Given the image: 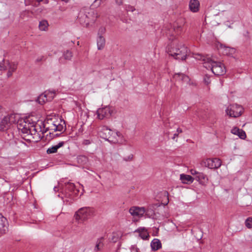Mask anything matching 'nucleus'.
Instances as JSON below:
<instances>
[{
	"label": "nucleus",
	"mask_w": 252,
	"mask_h": 252,
	"mask_svg": "<svg viewBox=\"0 0 252 252\" xmlns=\"http://www.w3.org/2000/svg\"><path fill=\"white\" fill-rule=\"evenodd\" d=\"M42 125L43 122L42 121L38 123L32 122V123L24 121L18 125V129H21L23 134H27L29 137L27 139L28 140L38 142L44 136L41 133Z\"/></svg>",
	"instance_id": "nucleus-1"
},
{
	"label": "nucleus",
	"mask_w": 252,
	"mask_h": 252,
	"mask_svg": "<svg viewBox=\"0 0 252 252\" xmlns=\"http://www.w3.org/2000/svg\"><path fill=\"white\" fill-rule=\"evenodd\" d=\"M195 58L202 60L204 66L206 68H210L212 72L216 75L220 76L224 74L226 69L224 65L220 62H217L213 58L204 57L201 54H195Z\"/></svg>",
	"instance_id": "nucleus-2"
},
{
	"label": "nucleus",
	"mask_w": 252,
	"mask_h": 252,
	"mask_svg": "<svg viewBox=\"0 0 252 252\" xmlns=\"http://www.w3.org/2000/svg\"><path fill=\"white\" fill-rule=\"evenodd\" d=\"M166 52L174 59L179 60H185L186 59L188 49L182 43L177 44L176 41L168 44L166 48Z\"/></svg>",
	"instance_id": "nucleus-3"
},
{
	"label": "nucleus",
	"mask_w": 252,
	"mask_h": 252,
	"mask_svg": "<svg viewBox=\"0 0 252 252\" xmlns=\"http://www.w3.org/2000/svg\"><path fill=\"white\" fill-rule=\"evenodd\" d=\"M97 17V12L92 9H88L80 12L78 20L84 27H88L90 23L94 22Z\"/></svg>",
	"instance_id": "nucleus-4"
},
{
	"label": "nucleus",
	"mask_w": 252,
	"mask_h": 252,
	"mask_svg": "<svg viewBox=\"0 0 252 252\" xmlns=\"http://www.w3.org/2000/svg\"><path fill=\"white\" fill-rule=\"evenodd\" d=\"M99 135L102 138L108 141L111 143L118 142V137L121 136V133L119 132L112 131L106 126L101 127L99 131Z\"/></svg>",
	"instance_id": "nucleus-5"
},
{
	"label": "nucleus",
	"mask_w": 252,
	"mask_h": 252,
	"mask_svg": "<svg viewBox=\"0 0 252 252\" xmlns=\"http://www.w3.org/2000/svg\"><path fill=\"white\" fill-rule=\"evenodd\" d=\"M79 190L76 189L75 185L70 182H67L65 183V186L63 189V193L64 195V197L70 199L69 200H66V202L69 203H71L72 200H74L79 195Z\"/></svg>",
	"instance_id": "nucleus-6"
},
{
	"label": "nucleus",
	"mask_w": 252,
	"mask_h": 252,
	"mask_svg": "<svg viewBox=\"0 0 252 252\" xmlns=\"http://www.w3.org/2000/svg\"><path fill=\"white\" fill-rule=\"evenodd\" d=\"M243 111V107L236 104L229 105L225 110V112L230 117L237 118L242 115Z\"/></svg>",
	"instance_id": "nucleus-7"
},
{
	"label": "nucleus",
	"mask_w": 252,
	"mask_h": 252,
	"mask_svg": "<svg viewBox=\"0 0 252 252\" xmlns=\"http://www.w3.org/2000/svg\"><path fill=\"white\" fill-rule=\"evenodd\" d=\"M14 114L7 115L4 117L0 122V130L4 131L8 129L12 124L16 123Z\"/></svg>",
	"instance_id": "nucleus-8"
},
{
	"label": "nucleus",
	"mask_w": 252,
	"mask_h": 252,
	"mask_svg": "<svg viewBox=\"0 0 252 252\" xmlns=\"http://www.w3.org/2000/svg\"><path fill=\"white\" fill-rule=\"evenodd\" d=\"M201 164L210 169H217L221 166V162L218 158H207L202 161Z\"/></svg>",
	"instance_id": "nucleus-9"
},
{
	"label": "nucleus",
	"mask_w": 252,
	"mask_h": 252,
	"mask_svg": "<svg viewBox=\"0 0 252 252\" xmlns=\"http://www.w3.org/2000/svg\"><path fill=\"white\" fill-rule=\"evenodd\" d=\"M91 209L89 208H82L80 209L75 215V220H77L84 221L91 215Z\"/></svg>",
	"instance_id": "nucleus-10"
},
{
	"label": "nucleus",
	"mask_w": 252,
	"mask_h": 252,
	"mask_svg": "<svg viewBox=\"0 0 252 252\" xmlns=\"http://www.w3.org/2000/svg\"><path fill=\"white\" fill-rule=\"evenodd\" d=\"M182 30V26L179 25L177 23H174L173 28L166 32V35L169 36V39L173 40L176 35L181 33Z\"/></svg>",
	"instance_id": "nucleus-11"
},
{
	"label": "nucleus",
	"mask_w": 252,
	"mask_h": 252,
	"mask_svg": "<svg viewBox=\"0 0 252 252\" xmlns=\"http://www.w3.org/2000/svg\"><path fill=\"white\" fill-rule=\"evenodd\" d=\"M97 118L99 120L108 118L111 116L112 110L109 107L99 108L96 112Z\"/></svg>",
	"instance_id": "nucleus-12"
},
{
	"label": "nucleus",
	"mask_w": 252,
	"mask_h": 252,
	"mask_svg": "<svg viewBox=\"0 0 252 252\" xmlns=\"http://www.w3.org/2000/svg\"><path fill=\"white\" fill-rule=\"evenodd\" d=\"M129 213L133 217H142L145 212V207L133 206L129 210Z\"/></svg>",
	"instance_id": "nucleus-13"
},
{
	"label": "nucleus",
	"mask_w": 252,
	"mask_h": 252,
	"mask_svg": "<svg viewBox=\"0 0 252 252\" xmlns=\"http://www.w3.org/2000/svg\"><path fill=\"white\" fill-rule=\"evenodd\" d=\"M8 221L6 218L0 214V234H5L8 230Z\"/></svg>",
	"instance_id": "nucleus-14"
},
{
	"label": "nucleus",
	"mask_w": 252,
	"mask_h": 252,
	"mask_svg": "<svg viewBox=\"0 0 252 252\" xmlns=\"http://www.w3.org/2000/svg\"><path fill=\"white\" fill-rule=\"evenodd\" d=\"M105 237L104 236L100 237L97 239L95 242V245L94 249V252H97L102 251L104 247V241Z\"/></svg>",
	"instance_id": "nucleus-15"
},
{
	"label": "nucleus",
	"mask_w": 252,
	"mask_h": 252,
	"mask_svg": "<svg viewBox=\"0 0 252 252\" xmlns=\"http://www.w3.org/2000/svg\"><path fill=\"white\" fill-rule=\"evenodd\" d=\"M200 3L198 0H190L189 8L191 11L197 12L199 9Z\"/></svg>",
	"instance_id": "nucleus-16"
},
{
	"label": "nucleus",
	"mask_w": 252,
	"mask_h": 252,
	"mask_svg": "<svg viewBox=\"0 0 252 252\" xmlns=\"http://www.w3.org/2000/svg\"><path fill=\"white\" fill-rule=\"evenodd\" d=\"M64 144L65 142L63 141L60 142L57 145L49 148L47 150L46 152L48 154L56 153L57 152L58 149L63 147Z\"/></svg>",
	"instance_id": "nucleus-17"
},
{
	"label": "nucleus",
	"mask_w": 252,
	"mask_h": 252,
	"mask_svg": "<svg viewBox=\"0 0 252 252\" xmlns=\"http://www.w3.org/2000/svg\"><path fill=\"white\" fill-rule=\"evenodd\" d=\"M122 233L121 231L114 232L109 238V241L112 243H116L122 237Z\"/></svg>",
	"instance_id": "nucleus-18"
},
{
	"label": "nucleus",
	"mask_w": 252,
	"mask_h": 252,
	"mask_svg": "<svg viewBox=\"0 0 252 252\" xmlns=\"http://www.w3.org/2000/svg\"><path fill=\"white\" fill-rule=\"evenodd\" d=\"M44 97H45V100L50 101L54 98L56 95L55 91H46L43 94Z\"/></svg>",
	"instance_id": "nucleus-19"
},
{
	"label": "nucleus",
	"mask_w": 252,
	"mask_h": 252,
	"mask_svg": "<svg viewBox=\"0 0 252 252\" xmlns=\"http://www.w3.org/2000/svg\"><path fill=\"white\" fill-rule=\"evenodd\" d=\"M180 178L184 184L192 183L194 180V179L190 175L184 174H181Z\"/></svg>",
	"instance_id": "nucleus-20"
},
{
	"label": "nucleus",
	"mask_w": 252,
	"mask_h": 252,
	"mask_svg": "<svg viewBox=\"0 0 252 252\" xmlns=\"http://www.w3.org/2000/svg\"><path fill=\"white\" fill-rule=\"evenodd\" d=\"M151 247L153 251H157L161 248V243L158 239H154L151 243Z\"/></svg>",
	"instance_id": "nucleus-21"
},
{
	"label": "nucleus",
	"mask_w": 252,
	"mask_h": 252,
	"mask_svg": "<svg viewBox=\"0 0 252 252\" xmlns=\"http://www.w3.org/2000/svg\"><path fill=\"white\" fill-rule=\"evenodd\" d=\"M105 44V39L103 36L99 35L97 39V46L98 50L102 49Z\"/></svg>",
	"instance_id": "nucleus-22"
},
{
	"label": "nucleus",
	"mask_w": 252,
	"mask_h": 252,
	"mask_svg": "<svg viewBox=\"0 0 252 252\" xmlns=\"http://www.w3.org/2000/svg\"><path fill=\"white\" fill-rule=\"evenodd\" d=\"M220 49L222 50V53L224 55H232L235 52L234 49L228 47H226L225 46H223L222 45H220Z\"/></svg>",
	"instance_id": "nucleus-23"
},
{
	"label": "nucleus",
	"mask_w": 252,
	"mask_h": 252,
	"mask_svg": "<svg viewBox=\"0 0 252 252\" xmlns=\"http://www.w3.org/2000/svg\"><path fill=\"white\" fill-rule=\"evenodd\" d=\"M175 77L177 78H179V80L187 83L189 81V77L183 73H177L175 75Z\"/></svg>",
	"instance_id": "nucleus-24"
},
{
	"label": "nucleus",
	"mask_w": 252,
	"mask_h": 252,
	"mask_svg": "<svg viewBox=\"0 0 252 252\" xmlns=\"http://www.w3.org/2000/svg\"><path fill=\"white\" fill-rule=\"evenodd\" d=\"M47 124V127L46 128L48 129L49 130H51L53 131H55V127L56 126V124L55 122H52V120H48L47 122L46 123Z\"/></svg>",
	"instance_id": "nucleus-25"
},
{
	"label": "nucleus",
	"mask_w": 252,
	"mask_h": 252,
	"mask_svg": "<svg viewBox=\"0 0 252 252\" xmlns=\"http://www.w3.org/2000/svg\"><path fill=\"white\" fill-rule=\"evenodd\" d=\"M2 63L6 66L7 69L8 68V70H11L13 72L16 69L17 66L15 64L10 63L9 61H6V63L3 62Z\"/></svg>",
	"instance_id": "nucleus-26"
},
{
	"label": "nucleus",
	"mask_w": 252,
	"mask_h": 252,
	"mask_svg": "<svg viewBox=\"0 0 252 252\" xmlns=\"http://www.w3.org/2000/svg\"><path fill=\"white\" fill-rule=\"evenodd\" d=\"M48 26V23L46 20H42L40 22L39 24V28L41 31H45Z\"/></svg>",
	"instance_id": "nucleus-27"
},
{
	"label": "nucleus",
	"mask_w": 252,
	"mask_h": 252,
	"mask_svg": "<svg viewBox=\"0 0 252 252\" xmlns=\"http://www.w3.org/2000/svg\"><path fill=\"white\" fill-rule=\"evenodd\" d=\"M73 56L72 53L69 50L65 51L63 55V58L65 60H70Z\"/></svg>",
	"instance_id": "nucleus-28"
},
{
	"label": "nucleus",
	"mask_w": 252,
	"mask_h": 252,
	"mask_svg": "<svg viewBox=\"0 0 252 252\" xmlns=\"http://www.w3.org/2000/svg\"><path fill=\"white\" fill-rule=\"evenodd\" d=\"M196 180L199 182H205L207 180V177L203 173L199 172L198 175L195 177Z\"/></svg>",
	"instance_id": "nucleus-29"
},
{
	"label": "nucleus",
	"mask_w": 252,
	"mask_h": 252,
	"mask_svg": "<svg viewBox=\"0 0 252 252\" xmlns=\"http://www.w3.org/2000/svg\"><path fill=\"white\" fill-rule=\"evenodd\" d=\"M145 215L150 218L154 215V211L151 206H149L147 209L145 208Z\"/></svg>",
	"instance_id": "nucleus-30"
},
{
	"label": "nucleus",
	"mask_w": 252,
	"mask_h": 252,
	"mask_svg": "<svg viewBox=\"0 0 252 252\" xmlns=\"http://www.w3.org/2000/svg\"><path fill=\"white\" fill-rule=\"evenodd\" d=\"M245 225L248 228H252V217H249L246 219Z\"/></svg>",
	"instance_id": "nucleus-31"
},
{
	"label": "nucleus",
	"mask_w": 252,
	"mask_h": 252,
	"mask_svg": "<svg viewBox=\"0 0 252 252\" xmlns=\"http://www.w3.org/2000/svg\"><path fill=\"white\" fill-rule=\"evenodd\" d=\"M37 101L38 102L42 105L44 104L46 102H47L46 100H45V97L43 95V94H41L37 98Z\"/></svg>",
	"instance_id": "nucleus-32"
},
{
	"label": "nucleus",
	"mask_w": 252,
	"mask_h": 252,
	"mask_svg": "<svg viewBox=\"0 0 252 252\" xmlns=\"http://www.w3.org/2000/svg\"><path fill=\"white\" fill-rule=\"evenodd\" d=\"M139 236L142 239L144 240L148 239L149 237V234L146 231H142L140 232L139 233Z\"/></svg>",
	"instance_id": "nucleus-33"
},
{
	"label": "nucleus",
	"mask_w": 252,
	"mask_h": 252,
	"mask_svg": "<svg viewBox=\"0 0 252 252\" xmlns=\"http://www.w3.org/2000/svg\"><path fill=\"white\" fill-rule=\"evenodd\" d=\"M133 155L132 154H130L127 156L124 157L123 159L126 162L131 161L133 160Z\"/></svg>",
	"instance_id": "nucleus-34"
},
{
	"label": "nucleus",
	"mask_w": 252,
	"mask_h": 252,
	"mask_svg": "<svg viewBox=\"0 0 252 252\" xmlns=\"http://www.w3.org/2000/svg\"><path fill=\"white\" fill-rule=\"evenodd\" d=\"M63 129H64V127L63 126V125L60 124H56V126L55 129L54 131H58L61 132V131H63Z\"/></svg>",
	"instance_id": "nucleus-35"
},
{
	"label": "nucleus",
	"mask_w": 252,
	"mask_h": 252,
	"mask_svg": "<svg viewBox=\"0 0 252 252\" xmlns=\"http://www.w3.org/2000/svg\"><path fill=\"white\" fill-rule=\"evenodd\" d=\"M237 135H238L242 139H245L246 138V134L245 132L242 129H240V131L239 132Z\"/></svg>",
	"instance_id": "nucleus-36"
},
{
	"label": "nucleus",
	"mask_w": 252,
	"mask_h": 252,
	"mask_svg": "<svg viewBox=\"0 0 252 252\" xmlns=\"http://www.w3.org/2000/svg\"><path fill=\"white\" fill-rule=\"evenodd\" d=\"M47 127V124L45 123H44L43 122V125L41 126V133H42V135L43 136V134L44 133L47 132L48 130H49L48 129L46 128V127Z\"/></svg>",
	"instance_id": "nucleus-37"
},
{
	"label": "nucleus",
	"mask_w": 252,
	"mask_h": 252,
	"mask_svg": "<svg viewBox=\"0 0 252 252\" xmlns=\"http://www.w3.org/2000/svg\"><path fill=\"white\" fill-rule=\"evenodd\" d=\"M240 131V129L237 128V127H234L231 129V133L235 134L237 135L239 132Z\"/></svg>",
	"instance_id": "nucleus-38"
},
{
	"label": "nucleus",
	"mask_w": 252,
	"mask_h": 252,
	"mask_svg": "<svg viewBox=\"0 0 252 252\" xmlns=\"http://www.w3.org/2000/svg\"><path fill=\"white\" fill-rule=\"evenodd\" d=\"M204 81L205 83L207 85H208L210 83L211 80L210 79V77L208 76L207 75H206L204 77Z\"/></svg>",
	"instance_id": "nucleus-39"
},
{
	"label": "nucleus",
	"mask_w": 252,
	"mask_h": 252,
	"mask_svg": "<svg viewBox=\"0 0 252 252\" xmlns=\"http://www.w3.org/2000/svg\"><path fill=\"white\" fill-rule=\"evenodd\" d=\"M105 28L104 27H101L99 29L98 35H101L105 32Z\"/></svg>",
	"instance_id": "nucleus-40"
},
{
	"label": "nucleus",
	"mask_w": 252,
	"mask_h": 252,
	"mask_svg": "<svg viewBox=\"0 0 252 252\" xmlns=\"http://www.w3.org/2000/svg\"><path fill=\"white\" fill-rule=\"evenodd\" d=\"M7 69L6 66L3 63H0V70H5Z\"/></svg>",
	"instance_id": "nucleus-41"
},
{
	"label": "nucleus",
	"mask_w": 252,
	"mask_h": 252,
	"mask_svg": "<svg viewBox=\"0 0 252 252\" xmlns=\"http://www.w3.org/2000/svg\"><path fill=\"white\" fill-rule=\"evenodd\" d=\"M190 172L192 175H195L196 176H197L198 174H199V173L193 169H191L190 170Z\"/></svg>",
	"instance_id": "nucleus-42"
},
{
	"label": "nucleus",
	"mask_w": 252,
	"mask_h": 252,
	"mask_svg": "<svg viewBox=\"0 0 252 252\" xmlns=\"http://www.w3.org/2000/svg\"><path fill=\"white\" fill-rule=\"evenodd\" d=\"M92 141L89 139H85L83 141V144L85 145H88L92 143Z\"/></svg>",
	"instance_id": "nucleus-43"
},
{
	"label": "nucleus",
	"mask_w": 252,
	"mask_h": 252,
	"mask_svg": "<svg viewBox=\"0 0 252 252\" xmlns=\"http://www.w3.org/2000/svg\"><path fill=\"white\" fill-rule=\"evenodd\" d=\"M131 252H139V250L137 247L133 246L131 248Z\"/></svg>",
	"instance_id": "nucleus-44"
},
{
	"label": "nucleus",
	"mask_w": 252,
	"mask_h": 252,
	"mask_svg": "<svg viewBox=\"0 0 252 252\" xmlns=\"http://www.w3.org/2000/svg\"><path fill=\"white\" fill-rule=\"evenodd\" d=\"M126 10L129 11H133L135 9L131 6L128 5L126 7Z\"/></svg>",
	"instance_id": "nucleus-45"
},
{
	"label": "nucleus",
	"mask_w": 252,
	"mask_h": 252,
	"mask_svg": "<svg viewBox=\"0 0 252 252\" xmlns=\"http://www.w3.org/2000/svg\"><path fill=\"white\" fill-rule=\"evenodd\" d=\"M78 160L82 159L83 161H86L87 160V157L85 156H81L78 158Z\"/></svg>",
	"instance_id": "nucleus-46"
},
{
	"label": "nucleus",
	"mask_w": 252,
	"mask_h": 252,
	"mask_svg": "<svg viewBox=\"0 0 252 252\" xmlns=\"http://www.w3.org/2000/svg\"><path fill=\"white\" fill-rule=\"evenodd\" d=\"M115 2L119 5H122L123 4V0H115Z\"/></svg>",
	"instance_id": "nucleus-47"
},
{
	"label": "nucleus",
	"mask_w": 252,
	"mask_h": 252,
	"mask_svg": "<svg viewBox=\"0 0 252 252\" xmlns=\"http://www.w3.org/2000/svg\"><path fill=\"white\" fill-rule=\"evenodd\" d=\"M12 73L13 72L11 71V70H8V71L7 72V77H10V76H12Z\"/></svg>",
	"instance_id": "nucleus-48"
},
{
	"label": "nucleus",
	"mask_w": 252,
	"mask_h": 252,
	"mask_svg": "<svg viewBox=\"0 0 252 252\" xmlns=\"http://www.w3.org/2000/svg\"><path fill=\"white\" fill-rule=\"evenodd\" d=\"M178 135L179 134L177 132L175 133L173 135V137H172V139L175 140V138L178 136Z\"/></svg>",
	"instance_id": "nucleus-49"
},
{
	"label": "nucleus",
	"mask_w": 252,
	"mask_h": 252,
	"mask_svg": "<svg viewBox=\"0 0 252 252\" xmlns=\"http://www.w3.org/2000/svg\"><path fill=\"white\" fill-rule=\"evenodd\" d=\"M183 132L182 129H181L180 128H178L177 129V132L179 134V133H181Z\"/></svg>",
	"instance_id": "nucleus-50"
},
{
	"label": "nucleus",
	"mask_w": 252,
	"mask_h": 252,
	"mask_svg": "<svg viewBox=\"0 0 252 252\" xmlns=\"http://www.w3.org/2000/svg\"><path fill=\"white\" fill-rule=\"evenodd\" d=\"M54 190L55 191H57L58 190V188L56 187H55L54 188Z\"/></svg>",
	"instance_id": "nucleus-51"
},
{
	"label": "nucleus",
	"mask_w": 252,
	"mask_h": 252,
	"mask_svg": "<svg viewBox=\"0 0 252 252\" xmlns=\"http://www.w3.org/2000/svg\"><path fill=\"white\" fill-rule=\"evenodd\" d=\"M62 1H64L65 2H67L69 0H62Z\"/></svg>",
	"instance_id": "nucleus-52"
},
{
	"label": "nucleus",
	"mask_w": 252,
	"mask_h": 252,
	"mask_svg": "<svg viewBox=\"0 0 252 252\" xmlns=\"http://www.w3.org/2000/svg\"><path fill=\"white\" fill-rule=\"evenodd\" d=\"M37 0V1H38V2H40V1H42V0Z\"/></svg>",
	"instance_id": "nucleus-53"
},
{
	"label": "nucleus",
	"mask_w": 252,
	"mask_h": 252,
	"mask_svg": "<svg viewBox=\"0 0 252 252\" xmlns=\"http://www.w3.org/2000/svg\"><path fill=\"white\" fill-rule=\"evenodd\" d=\"M62 58H60V61L61 62H62Z\"/></svg>",
	"instance_id": "nucleus-54"
}]
</instances>
